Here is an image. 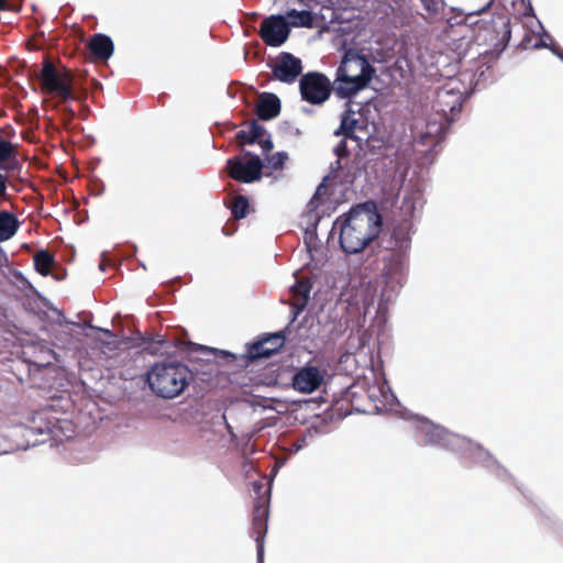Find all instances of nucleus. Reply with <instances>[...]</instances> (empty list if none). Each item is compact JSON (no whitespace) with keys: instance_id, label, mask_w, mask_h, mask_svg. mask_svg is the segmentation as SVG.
<instances>
[{"instance_id":"1","label":"nucleus","mask_w":563,"mask_h":563,"mask_svg":"<svg viewBox=\"0 0 563 563\" xmlns=\"http://www.w3.org/2000/svg\"><path fill=\"white\" fill-rule=\"evenodd\" d=\"M390 244L391 250L383 257V267L378 277L380 290L377 302L375 305V295L366 290L362 299L364 314L374 310L376 314L384 316L405 284L408 266L407 250L411 244L410 225L401 223L395 227Z\"/></svg>"},{"instance_id":"2","label":"nucleus","mask_w":563,"mask_h":563,"mask_svg":"<svg viewBox=\"0 0 563 563\" xmlns=\"http://www.w3.org/2000/svg\"><path fill=\"white\" fill-rule=\"evenodd\" d=\"M416 434L424 445L439 448L459 454L464 461L483 466L500 481L511 479L509 472L481 444L468 438L451 432L427 418H418Z\"/></svg>"},{"instance_id":"3","label":"nucleus","mask_w":563,"mask_h":563,"mask_svg":"<svg viewBox=\"0 0 563 563\" xmlns=\"http://www.w3.org/2000/svg\"><path fill=\"white\" fill-rule=\"evenodd\" d=\"M383 218L372 201L354 205L340 216L332 225V233L339 228V243L346 254H357L379 234Z\"/></svg>"},{"instance_id":"4","label":"nucleus","mask_w":563,"mask_h":563,"mask_svg":"<svg viewBox=\"0 0 563 563\" xmlns=\"http://www.w3.org/2000/svg\"><path fill=\"white\" fill-rule=\"evenodd\" d=\"M472 93L473 91H461L449 86L437 89L432 100V114L427 119L426 129L416 137V142L434 150L459 119L464 102Z\"/></svg>"},{"instance_id":"5","label":"nucleus","mask_w":563,"mask_h":563,"mask_svg":"<svg viewBox=\"0 0 563 563\" xmlns=\"http://www.w3.org/2000/svg\"><path fill=\"white\" fill-rule=\"evenodd\" d=\"M135 346L141 347L143 351L152 355L169 354L174 347L186 349L191 353H199L202 356H214L213 363L220 366H229L232 372L245 368L243 354H236L229 350H221L191 341L185 342L177 340L173 342L158 333H141L137 332L135 338Z\"/></svg>"},{"instance_id":"6","label":"nucleus","mask_w":563,"mask_h":563,"mask_svg":"<svg viewBox=\"0 0 563 563\" xmlns=\"http://www.w3.org/2000/svg\"><path fill=\"white\" fill-rule=\"evenodd\" d=\"M375 75L376 68L365 55L352 47L343 48V56L332 84L333 91L340 99H351L366 88Z\"/></svg>"},{"instance_id":"7","label":"nucleus","mask_w":563,"mask_h":563,"mask_svg":"<svg viewBox=\"0 0 563 563\" xmlns=\"http://www.w3.org/2000/svg\"><path fill=\"white\" fill-rule=\"evenodd\" d=\"M37 77L42 90L53 97L44 100V104L49 103L57 109L69 100L84 102L87 99L88 91L82 80L68 68L57 69L51 60L44 59Z\"/></svg>"},{"instance_id":"8","label":"nucleus","mask_w":563,"mask_h":563,"mask_svg":"<svg viewBox=\"0 0 563 563\" xmlns=\"http://www.w3.org/2000/svg\"><path fill=\"white\" fill-rule=\"evenodd\" d=\"M192 380H195L194 371L177 361L155 362L146 372L148 387L163 399L178 397Z\"/></svg>"},{"instance_id":"9","label":"nucleus","mask_w":563,"mask_h":563,"mask_svg":"<svg viewBox=\"0 0 563 563\" xmlns=\"http://www.w3.org/2000/svg\"><path fill=\"white\" fill-rule=\"evenodd\" d=\"M65 427H68L66 420H49L44 413H35L12 426L7 435L14 441L16 450H27L32 446L41 445L49 440L57 443L59 433H64Z\"/></svg>"},{"instance_id":"10","label":"nucleus","mask_w":563,"mask_h":563,"mask_svg":"<svg viewBox=\"0 0 563 563\" xmlns=\"http://www.w3.org/2000/svg\"><path fill=\"white\" fill-rule=\"evenodd\" d=\"M493 3L494 0H489L482 8L468 12L466 14V20L473 25H478L479 30L477 40H483V42L490 47L489 53L500 56L507 48L511 38L510 18L504 13L493 14L489 21L483 20L481 25L478 21L472 20L473 18L486 12Z\"/></svg>"},{"instance_id":"11","label":"nucleus","mask_w":563,"mask_h":563,"mask_svg":"<svg viewBox=\"0 0 563 563\" xmlns=\"http://www.w3.org/2000/svg\"><path fill=\"white\" fill-rule=\"evenodd\" d=\"M242 154L249 159L244 161L240 156H232L227 159L224 169L228 175L240 183L253 184L260 181L263 177L264 163L262 158L251 152L243 150Z\"/></svg>"},{"instance_id":"12","label":"nucleus","mask_w":563,"mask_h":563,"mask_svg":"<svg viewBox=\"0 0 563 563\" xmlns=\"http://www.w3.org/2000/svg\"><path fill=\"white\" fill-rule=\"evenodd\" d=\"M333 86L330 79L320 71H308L299 79V92L303 101L320 106L331 96Z\"/></svg>"},{"instance_id":"13","label":"nucleus","mask_w":563,"mask_h":563,"mask_svg":"<svg viewBox=\"0 0 563 563\" xmlns=\"http://www.w3.org/2000/svg\"><path fill=\"white\" fill-rule=\"evenodd\" d=\"M285 340L286 329L246 343V351L243 353L245 368L260 360H267L276 354L284 346Z\"/></svg>"},{"instance_id":"14","label":"nucleus","mask_w":563,"mask_h":563,"mask_svg":"<svg viewBox=\"0 0 563 563\" xmlns=\"http://www.w3.org/2000/svg\"><path fill=\"white\" fill-rule=\"evenodd\" d=\"M288 19L284 14H272L263 19L258 35L269 47H280L290 35Z\"/></svg>"},{"instance_id":"15","label":"nucleus","mask_w":563,"mask_h":563,"mask_svg":"<svg viewBox=\"0 0 563 563\" xmlns=\"http://www.w3.org/2000/svg\"><path fill=\"white\" fill-rule=\"evenodd\" d=\"M267 66L272 70L274 80L287 85L294 84L303 69L301 59L289 52L279 53Z\"/></svg>"},{"instance_id":"16","label":"nucleus","mask_w":563,"mask_h":563,"mask_svg":"<svg viewBox=\"0 0 563 563\" xmlns=\"http://www.w3.org/2000/svg\"><path fill=\"white\" fill-rule=\"evenodd\" d=\"M324 380V371L309 363L297 367L291 376V387L301 394H312Z\"/></svg>"},{"instance_id":"17","label":"nucleus","mask_w":563,"mask_h":563,"mask_svg":"<svg viewBox=\"0 0 563 563\" xmlns=\"http://www.w3.org/2000/svg\"><path fill=\"white\" fill-rule=\"evenodd\" d=\"M269 511L266 503L260 501L254 507L253 529L255 531L256 561L264 563V539L267 533V520Z\"/></svg>"},{"instance_id":"18","label":"nucleus","mask_w":563,"mask_h":563,"mask_svg":"<svg viewBox=\"0 0 563 563\" xmlns=\"http://www.w3.org/2000/svg\"><path fill=\"white\" fill-rule=\"evenodd\" d=\"M282 110V101L274 92H261L256 104V117L262 121H271L277 118Z\"/></svg>"},{"instance_id":"19","label":"nucleus","mask_w":563,"mask_h":563,"mask_svg":"<svg viewBox=\"0 0 563 563\" xmlns=\"http://www.w3.org/2000/svg\"><path fill=\"white\" fill-rule=\"evenodd\" d=\"M88 49L93 59L107 62L114 52L112 38L103 33H96L88 42Z\"/></svg>"},{"instance_id":"20","label":"nucleus","mask_w":563,"mask_h":563,"mask_svg":"<svg viewBox=\"0 0 563 563\" xmlns=\"http://www.w3.org/2000/svg\"><path fill=\"white\" fill-rule=\"evenodd\" d=\"M354 111L349 108L342 113L340 125L336 130H334L335 136H344L345 139L353 140L355 142H361L362 136L355 133V129L358 126V120L353 117Z\"/></svg>"},{"instance_id":"21","label":"nucleus","mask_w":563,"mask_h":563,"mask_svg":"<svg viewBox=\"0 0 563 563\" xmlns=\"http://www.w3.org/2000/svg\"><path fill=\"white\" fill-rule=\"evenodd\" d=\"M356 143L360 151H362L364 156L369 159L384 157L386 155L387 147L382 137L368 135L364 139L362 136V141Z\"/></svg>"},{"instance_id":"22","label":"nucleus","mask_w":563,"mask_h":563,"mask_svg":"<svg viewBox=\"0 0 563 563\" xmlns=\"http://www.w3.org/2000/svg\"><path fill=\"white\" fill-rule=\"evenodd\" d=\"M200 360L199 367L191 368L195 374V379H198L202 383H207L208 385L212 386L216 384L217 376L220 372V368L217 366L216 363H213L209 356H202Z\"/></svg>"},{"instance_id":"23","label":"nucleus","mask_w":563,"mask_h":563,"mask_svg":"<svg viewBox=\"0 0 563 563\" xmlns=\"http://www.w3.org/2000/svg\"><path fill=\"white\" fill-rule=\"evenodd\" d=\"M20 221L15 214L8 210L0 211V242L10 240L18 232Z\"/></svg>"},{"instance_id":"24","label":"nucleus","mask_w":563,"mask_h":563,"mask_svg":"<svg viewBox=\"0 0 563 563\" xmlns=\"http://www.w3.org/2000/svg\"><path fill=\"white\" fill-rule=\"evenodd\" d=\"M34 268L42 276H49L56 266L55 255L47 250H40L33 256Z\"/></svg>"},{"instance_id":"25","label":"nucleus","mask_w":563,"mask_h":563,"mask_svg":"<svg viewBox=\"0 0 563 563\" xmlns=\"http://www.w3.org/2000/svg\"><path fill=\"white\" fill-rule=\"evenodd\" d=\"M266 134L267 131L263 125L252 121L247 130H240L236 133V139L244 144L254 145Z\"/></svg>"},{"instance_id":"26","label":"nucleus","mask_w":563,"mask_h":563,"mask_svg":"<svg viewBox=\"0 0 563 563\" xmlns=\"http://www.w3.org/2000/svg\"><path fill=\"white\" fill-rule=\"evenodd\" d=\"M288 19L289 27H312L314 15L310 10L290 9L285 14Z\"/></svg>"},{"instance_id":"27","label":"nucleus","mask_w":563,"mask_h":563,"mask_svg":"<svg viewBox=\"0 0 563 563\" xmlns=\"http://www.w3.org/2000/svg\"><path fill=\"white\" fill-rule=\"evenodd\" d=\"M229 208L234 219L242 220L249 214L250 201L246 196L240 195L234 199Z\"/></svg>"},{"instance_id":"28","label":"nucleus","mask_w":563,"mask_h":563,"mask_svg":"<svg viewBox=\"0 0 563 563\" xmlns=\"http://www.w3.org/2000/svg\"><path fill=\"white\" fill-rule=\"evenodd\" d=\"M291 291L298 301H305L306 303L310 300V292L312 289V284L309 279L306 280H297L291 286Z\"/></svg>"},{"instance_id":"29","label":"nucleus","mask_w":563,"mask_h":563,"mask_svg":"<svg viewBox=\"0 0 563 563\" xmlns=\"http://www.w3.org/2000/svg\"><path fill=\"white\" fill-rule=\"evenodd\" d=\"M321 220L319 214L314 216L313 222L305 230V245L309 252L318 246V232L317 228Z\"/></svg>"},{"instance_id":"30","label":"nucleus","mask_w":563,"mask_h":563,"mask_svg":"<svg viewBox=\"0 0 563 563\" xmlns=\"http://www.w3.org/2000/svg\"><path fill=\"white\" fill-rule=\"evenodd\" d=\"M288 159L287 152L280 151L272 155L266 156L268 166L274 170H280L284 168L286 161Z\"/></svg>"},{"instance_id":"31","label":"nucleus","mask_w":563,"mask_h":563,"mask_svg":"<svg viewBox=\"0 0 563 563\" xmlns=\"http://www.w3.org/2000/svg\"><path fill=\"white\" fill-rule=\"evenodd\" d=\"M13 155L14 145L0 135V163H4V161L12 158Z\"/></svg>"},{"instance_id":"32","label":"nucleus","mask_w":563,"mask_h":563,"mask_svg":"<svg viewBox=\"0 0 563 563\" xmlns=\"http://www.w3.org/2000/svg\"><path fill=\"white\" fill-rule=\"evenodd\" d=\"M329 180H330V176H324L322 178V181L318 185L313 196L311 197V199L308 202V207L310 208V210H313L318 207L319 196L322 195V190L325 188L327 183Z\"/></svg>"},{"instance_id":"33","label":"nucleus","mask_w":563,"mask_h":563,"mask_svg":"<svg viewBox=\"0 0 563 563\" xmlns=\"http://www.w3.org/2000/svg\"><path fill=\"white\" fill-rule=\"evenodd\" d=\"M347 140L343 136L342 140L339 141V143L333 147V153L339 158L349 157L350 150L347 146Z\"/></svg>"},{"instance_id":"34","label":"nucleus","mask_w":563,"mask_h":563,"mask_svg":"<svg viewBox=\"0 0 563 563\" xmlns=\"http://www.w3.org/2000/svg\"><path fill=\"white\" fill-rule=\"evenodd\" d=\"M308 303H306L305 301H296L292 306H291V319L288 323V325L285 328L286 331L288 330V328L290 327V324H292L297 318L303 312V310L307 308Z\"/></svg>"},{"instance_id":"35","label":"nucleus","mask_w":563,"mask_h":563,"mask_svg":"<svg viewBox=\"0 0 563 563\" xmlns=\"http://www.w3.org/2000/svg\"><path fill=\"white\" fill-rule=\"evenodd\" d=\"M555 45L552 43V36L543 29L542 36L532 45L533 49L549 48Z\"/></svg>"},{"instance_id":"36","label":"nucleus","mask_w":563,"mask_h":563,"mask_svg":"<svg viewBox=\"0 0 563 563\" xmlns=\"http://www.w3.org/2000/svg\"><path fill=\"white\" fill-rule=\"evenodd\" d=\"M60 115H62V123L65 128H68L74 118H75V111L69 106H64L59 109Z\"/></svg>"},{"instance_id":"37","label":"nucleus","mask_w":563,"mask_h":563,"mask_svg":"<svg viewBox=\"0 0 563 563\" xmlns=\"http://www.w3.org/2000/svg\"><path fill=\"white\" fill-rule=\"evenodd\" d=\"M117 262H120L118 258H114L109 252L104 251L101 253V261L99 263L100 271L104 272L106 266L109 265H115Z\"/></svg>"},{"instance_id":"38","label":"nucleus","mask_w":563,"mask_h":563,"mask_svg":"<svg viewBox=\"0 0 563 563\" xmlns=\"http://www.w3.org/2000/svg\"><path fill=\"white\" fill-rule=\"evenodd\" d=\"M342 168V158L338 157L334 162L330 164V170L325 176H330V179L338 178Z\"/></svg>"},{"instance_id":"39","label":"nucleus","mask_w":563,"mask_h":563,"mask_svg":"<svg viewBox=\"0 0 563 563\" xmlns=\"http://www.w3.org/2000/svg\"><path fill=\"white\" fill-rule=\"evenodd\" d=\"M0 168L7 172H14L20 169V163L18 162L15 154L12 158L4 161V163H0Z\"/></svg>"},{"instance_id":"40","label":"nucleus","mask_w":563,"mask_h":563,"mask_svg":"<svg viewBox=\"0 0 563 563\" xmlns=\"http://www.w3.org/2000/svg\"><path fill=\"white\" fill-rule=\"evenodd\" d=\"M423 9L429 13H437L439 11L438 0H420Z\"/></svg>"},{"instance_id":"41","label":"nucleus","mask_w":563,"mask_h":563,"mask_svg":"<svg viewBox=\"0 0 563 563\" xmlns=\"http://www.w3.org/2000/svg\"><path fill=\"white\" fill-rule=\"evenodd\" d=\"M280 130L289 133V134H292V135H300L301 134V131L299 128H296L289 121H283L280 122V125H279Z\"/></svg>"},{"instance_id":"42","label":"nucleus","mask_w":563,"mask_h":563,"mask_svg":"<svg viewBox=\"0 0 563 563\" xmlns=\"http://www.w3.org/2000/svg\"><path fill=\"white\" fill-rule=\"evenodd\" d=\"M267 137L266 139H261L260 142L257 144H260V146L262 147V151L264 154H267L269 153L273 147H274V143L272 141V137H271V134H266Z\"/></svg>"},{"instance_id":"43","label":"nucleus","mask_w":563,"mask_h":563,"mask_svg":"<svg viewBox=\"0 0 563 563\" xmlns=\"http://www.w3.org/2000/svg\"><path fill=\"white\" fill-rule=\"evenodd\" d=\"M104 191V184L101 180H95L91 183V192L93 195H101Z\"/></svg>"},{"instance_id":"44","label":"nucleus","mask_w":563,"mask_h":563,"mask_svg":"<svg viewBox=\"0 0 563 563\" xmlns=\"http://www.w3.org/2000/svg\"><path fill=\"white\" fill-rule=\"evenodd\" d=\"M23 0H9V8L7 11L19 13L22 10Z\"/></svg>"},{"instance_id":"45","label":"nucleus","mask_w":563,"mask_h":563,"mask_svg":"<svg viewBox=\"0 0 563 563\" xmlns=\"http://www.w3.org/2000/svg\"><path fill=\"white\" fill-rule=\"evenodd\" d=\"M306 445V438L298 439L294 444L290 446V453H297L300 450H302Z\"/></svg>"},{"instance_id":"46","label":"nucleus","mask_w":563,"mask_h":563,"mask_svg":"<svg viewBox=\"0 0 563 563\" xmlns=\"http://www.w3.org/2000/svg\"><path fill=\"white\" fill-rule=\"evenodd\" d=\"M66 269L58 267L55 271L52 269L51 276H53L56 280H63L66 277Z\"/></svg>"},{"instance_id":"47","label":"nucleus","mask_w":563,"mask_h":563,"mask_svg":"<svg viewBox=\"0 0 563 563\" xmlns=\"http://www.w3.org/2000/svg\"><path fill=\"white\" fill-rule=\"evenodd\" d=\"M8 188V179L4 175L0 173V196H4L7 194Z\"/></svg>"},{"instance_id":"48","label":"nucleus","mask_w":563,"mask_h":563,"mask_svg":"<svg viewBox=\"0 0 563 563\" xmlns=\"http://www.w3.org/2000/svg\"><path fill=\"white\" fill-rule=\"evenodd\" d=\"M56 312H57V316H58V320H57V323L63 327V325H66V324H73V322H70L65 316L64 313L60 311V310H57L56 309Z\"/></svg>"},{"instance_id":"49","label":"nucleus","mask_w":563,"mask_h":563,"mask_svg":"<svg viewBox=\"0 0 563 563\" xmlns=\"http://www.w3.org/2000/svg\"><path fill=\"white\" fill-rule=\"evenodd\" d=\"M550 51L553 55H555L558 58H560L563 62V48L559 45H552L550 47Z\"/></svg>"},{"instance_id":"50","label":"nucleus","mask_w":563,"mask_h":563,"mask_svg":"<svg viewBox=\"0 0 563 563\" xmlns=\"http://www.w3.org/2000/svg\"><path fill=\"white\" fill-rule=\"evenodd\" d=\"M286 463V459H283L280 461H276L275 462V465L273 466L272 471H271V475L274 477L276 476L277 472L279 471V468Z\"/></svg>"},{"instance_id":"51","label":"nucleus","mask_w":563,"mask_h":563,"mask_svg":"<svg viewBox=\"0 0 563 563\" xmlns=\"http://www.w3.org/2000/svg\"><path fill=\"white\" fill-rule=\"evenodd\" d=\"M129 252L126 253H120L122 256H131V255H134L136 253V246L135 245H129Z\"/></svg>"},{"instance_id":"52","label":"nucleus","mask_w":563,"mask_h":563,"mask_svg":"<svg viewBox=\"0 0 563 563\" xmlns=\"http://www.w3.org/2000/svg\"><path fill=\"white\" fill-rule=\"evenodd\" d=\"M92 329H96L98 331H101L103 332L107 336L111 338L113 335L112 331L109 330V329H103V328H97V327H92L90 325Z\"/></svg>"},{"instance_id":"53","label":"nucleus","mask_w":563,"mask_h":563,"mask_svg":"<svg viewBox=\"0 0 563 563\" xmlns=\"http://www.w3.org/2000/svg\"><path fill=\"white\" fill-rule=\"evenodd\" d=\"M529 41H530V36L528 34H526L525 37L519 43V46L521 48H527V44H528Z\"/></svg>"},{"instance_id":"54","label":"nucleus","mask_w":563,"mask_h":563,"mask_svg":"<svg viewBox=\"0 0 563 563\" xmlns=\"http://www.w3.org/2000/svg\"><path fill=\"white\" fill-rule=\"evenodd\" d=\"M9 8V0H0V11H7Z\"/></svg>"},{"instance_id":"55","label":"nucleus","mask_w":563,"mask_h":563,"mask_svg":"<svg viewBox=\"0 0 563 563\" xmlns=\"http://www.w3.org/2000/svg\"><path fill=\"white\" fill-rule=\"evenodd\" d=\"M253 488H254L256 494H260V492L263 488V486H262V484L260 482H254L253 483Z\"/></svg>"},{"instance_id":"56","label":"nucleus","mask_w":563,"mask_h":563,"mask_svg":"<svg viewBox=\"0 0 563 563\" xmlns=\"http://www.w3.org/2000/svg\"><path fill=\"white\" fill-rule=\"evenodd\" d=\"M18 277H19L21 280H23V282H25V283H27V284H29L27 279L23 276V274H22L21 272H19V273H18Z\"/></svg>"},{"instance_id":"57","label":"nucleus","mask_w":563,"mask_h":563,"mask_svg":"<svg viewBox=\"0 0 563 563\" xmlns=\"http://www.w3.org/2000/svg\"><path fill=\"white\" fill-rule=\"evenodd\" d=\"M352 68L354 69V73L353 74H357L360 73V67L356 66V65H352Z\"/></svg>"},{"instance_id":"58","label":"nucleus","mask_w":563,"mask_h":563,"mask_svg":"<svg viewBox=\"0 0 563 563\" xmlns=\"http://www.w3.org/2000/svg\"><path fill=\"white\" fill-rule=\"evenodd\" d=\"M222 231H223V234H225V235H231L232 234V232L228 231L225 228H223Z\"/></svg>"},{"instance_id":"59","label":"nucleus","mask_w":563,"mask_h":563,"mask_svg":"<svg viewBox=\"0 0 563 563\" xmlns=\"http://www.w3.org/2000/svg\"><path fill=\"white\" fill-rule=\"evenodd\" d=\"M302 110L306 112V113H310L311 112V109L307 108V107H303Z\"/></svg>"},{"instance_id":"60","label":"nucleus","mask_w":563,"mask_h":563,"mask_svg":"<svg viewBox=\"0 0 563 563\" xmlns=\"http://www.w3.org/2000/svg\"><path fill=\"white\" fill-rule=\"evenodd\" d=\"M35 364L38 365V366H45L47 364H51V361H47L45 364H38V363H35Z\"/></svg>"},{"instance_id":"61","label":"nucleus","mask_w":563,"mask_h":563,"mask_svg":"<svg viewBox=\"0 0 563 563\" xmlns=\"http://www.w3.org/2000/svg\"><path fill=\"white\" fill-rule=\"evenodd\" d=\"M518 490H520L527 497V495H526V493H525V490L522 489L521 486H518Z\"/></svg>"},{"instance_id":"62","label":"nucleus","mask_w":563,"mask_h":563,"mask_svg":"<svg viewBox=\"0 0 563 563\" xmlns=\"http://www.w3.org/2000/svg\"><path fill=\"white\" fill-rule=\"evenodd\" d=\"M48 354L54 357L55 353L53 350H48Z\"/></svg>"}]
</instances>
